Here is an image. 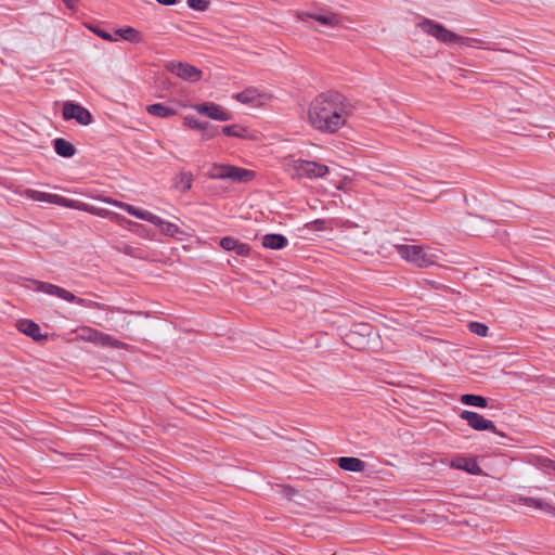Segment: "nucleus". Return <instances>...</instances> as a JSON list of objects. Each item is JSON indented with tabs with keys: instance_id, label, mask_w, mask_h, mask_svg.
<instances>
[{
	"instance_id": "obj_1",
	"label": "nucleus",
	"mask_w": 555,
	"mask_h": 555,
	"mask_svg": "<svg viewBox=\"0 0 555 555\" xmlns=\"http://www.w3.org/2000/svg\"><path fill=\"white\" fill-rule=\"evenodd\" d=\"M354 112V105L343 93L327 91L317 95L308 105L307 121L323 133H336L345 127Z\"/></svg>"
},
{
	"instance_id": "obj_2",
	"label": "nucleus",
	"mask_w": 555,
	"mask_h": 555,
	"mask_svg": "<svg viewBox=\"0 0 555 555\" xmlns=\"http://www.w3.org/2000/svg\"><path fill=\"white\" fill-rule=\"evenodd\" d=\"M418 26L424 33L435 37L436 39L444 43H460L463 46L479 49L488 48L487 42H485L483 40L456 35L455 33L447 29L443 25L438 24L431 20H424L418 24Z\"/></svg>"
},
{
	"instance_id": "obj_3",
	"label": "nucleus",
	"mask_w": 555,
	"mask_h": 555,
	"mask_svg": "<svg viewBox=\"0 0 555 555\" xmlns=\"http://www.w3.org/2000/svg\"><path fill=\"white\" fill-rule=\"evenodd\" d=\"M28 194L34 201L37 202H46L72 209L86 210L98 216H102L104 212V208L102 206H94L90 203L69 199L59 194L46 193L35 190L28 191Z\"/></svg>"
},
{
	"instance_id": "obj_4",
	"label": "nucleus",
	"mask_w": 555,
	"mask_h": 555,
	"mask_svg": "<svg viewBox=\"0 0 555 555\" xmlns=\"http://www.w3.org/2000/svg\"><path fill=\"white\" fill-rule=\"evenodd\" d=\"M395 249L402 259L420 268H426L435 264L438 259L436 254L429 247L398 244L395 245Z\"/></svg>"
},
{
	"instance_id": "obj_5",
	"label": "nucleus",
	"mask_w": 555,
	"mask_h": 555,
	"mask_svg": "<svg viewBox=\"0 0 555 555\" xmlns=\"http://www.w3.org/2000/svg\"><path fill=\"white\" fill-rule=\"evenodd\" d=\"M208 176L211 179L248 182L255 178V172L236 166L215 164Z\"/></svg>"
},
{
	"instance_id": "obj_6",
	"label": "nucleus",
	"mask_w": 555,
	"mask_h": 555,
	"mask_svg": "<svg viewBox=\"0 0 555 555\" xmlns=\"http://www.w3.org/2000/svg\"><path fill=\"white\" fill-rule=\"evenodd\" d=\"M233 99L238 101L242 104H247L250 106H262L271 101L272 95L267 91L260 90L256 87H248L244 89L242 92L233 94Z\"/></svg>"
},
{
	"instance_id": "obj_7",
	"label": "nucleus",
	"mask_w": 555,
	"mask_h": 555,
	"mask_svg": "<svg viewBox=\"0 0 555 555\" xmlns=\"http://www.w3.org/2000/svg\"><path fill=\"white\" fill-rule=\"evenodd\" d=\"M62 117L65 120L74 119L81 126H88L93 120L91 113L86 107L73 101L63 103Z\"/></svg>"
},
{
	"instance_id": "obj_8",
	"label": "nucleus",
	"mask_w": 555,
	"mask_h": 555,
	"mask_svg": "<svg viewBox=\"0 0 555 555\" xmlns=\"http://www.w3.org/2000/svg\"><path fill=\"white\" fill-rule=\"evenodd\" d=\"M294 170L298 177L322 178L328 173V167L312 160L298 159L294 162Z\"/></svg>"
},
{
	"instance_id": "obj_9",
	"label": "nucleus",
	"mask_w": 555,
	"mask_h": 555,
	"mask_svg": "<svg viewBox=\"0 0 555 555\" xmlns=\"http://www.w3.org/2000/svg\"><path fill=\"white\" fill-rule=\"evenodd\" d=\"M125 40L130 43L139 44L144 41L143 35L131 26L115 28L112 33L106 31V41L115 42Z\"/></svg>"
},
{
	"instance_id": "obj_10",
	"label": "nucleus",
	"mask_w": 555,
	"mask_h": 555,
	"mask_svg": "<svg viewBox=\"0 0 555 555\" xmlns=\"http://www.w3.org/2000/svg\"><path fill=\"white\" fill-rule=\"evenodd\" d=\"M460 417L465 420L467 424L475 430H489L494 434H500L492 421L485 418L477 412L464 410L461 412Z\"/></svg>"
},
{
	"instance_id": "obj_11",
	"label": "nucleus",
	"mask_w": 555,
	"mask_h": 555,
	"mask_svg": "<svg viewBox=\"0 0 555 555\" xmlns=\"http://www.w3.org/2000/svg\"><path fill=\"white\" fill-rule=\"evenodd\" d=\"M30 284L33 286H29V287L34 291L41 292V293H44V294H48L51 296H56V297L62 298L69 302L77 300L76 296L73 293H70L57 285L47 283V282L36 281V280H31Z\"/></svg>"
},
{
	"instance_id": "obj_12",
	"label": "nucleus",
	"mask_w": 555,
	"mask_h": 555,
	"mask_svg": "<svg viewBox=\"0 0 555 555\" xmlns=\"http://www.w3.org/2000/svg\"><path fill=\"white\" fill-rule=\"evenodd\" d=\"M166 68L173 75L189 81H197L202 77V72L195 66L183 62H169Z\"/></svg>"
},
{
	"instance_id": "obj_13",
	"label": "nucleus",
	"mask_w": 555,
	"mask_h": 555,
	"mask_svg": "<svg viewBox=\"0 0 555 555\" xmlns=\"http://www.w3.org/2000/svg\"><path fill=\"white\" fill-rule=\"evenodd\" d=\"M194 109L211 119L219 121H229L232 119V114L224 109L222 106L214 102H205L194 105Z\"/></svg>"
},
{
	"instance_id": "obj_14",
	"label": "nucleus",
	"mask_w": 555,
	"mask_h": 555,
	"mask_svg": "<svg viewBox=\"0 0 555 555\" xmlns=\"http://www.w3.org/2000/svg\"><path fill=\"white\" fill-rule=\"evenodd\" d=\"M297 16L301 21H306L307 17L313 18L321 25L332 28L338 27L341 24L339 15L330 11H321L313 13L299 12Z\"/></svg>"
},
{
	"instance_id": "obj_15",
	"label": "nucleus",
	"mask_w": 555,
	"mask_h": 555,
	"mask_svg": "<svg viewBox=\"0 0 555 555\" xmlns=\"http://www.w3.org/2000/svg\"><path fill=\"white\" fill-rule=\"evenodd\" d=\"M16 327L20 332L31 337L36 341H40V340L47 338L46 335L41 334L40 326L31 320H28V319L20 320L16 323Z\"/></svg>"
},
{
	"instance_id": "obj_16",
	"label": "nucleus",
	"mask_w": 555,
	"mask_h": 555,
	"mask_svg": "<svg viewBox=\"0 0 555 555\" xmlns=\"http://www.w3.org/2000/svg\"><path fill=\"white\" fill-rule=\"evenodd\" d=\"M451 467L465 470L473 475L482 474V469L480 468L476 460L472 457L456 456L455 459L452 460Z\"/></svg>"
},
{
	"instance_id": "obj_17",
	"label": "nucleus",
	"mask_w": 555,
	"mask_h": 555,
	"mask_svg": "<svg viewBox=\"0 0 555 555\" xmlns=\"http://www.w3.org/2000/svg\"><path fill=\"white\" fill-rule=\"evenodd\" d=\"M375 333L373 326L369 323H359L353 326L349 334H347L348 344H356L358 336L370 339Z\"/></svg>"
},
{
	"instance_id": "obj_18",
	"label": "nucleus",
	"mask_w": 555,
	"mask_h": 555,
	"mask_svg": "<svg viewBox=\"0 0 555 555\" xmlns=\"http://www.w3.org/2000/svg\"><path fill=\"white\" fill-rule=\"evenodd\" d=\"M287 244L288 240L282 234L270 233L262 236V246L264 248L280 250L286 247Z\"/></svg>"
},
{
	"instance_id": "obj_19",
	"label": "nucleus",
	"mask_w": 555,
	"mask_h": 555,
	"mask_svg": "<svg viewBox=\"0 0 555 555\" xmlns=\"http://www.w3.org/2000/svg\"><path fill=\"white\" fill-rule=\"evenodd\" d=\"M338 466L348 472H363L365 469V462L358 457L341 456L337 460Z\"/></svg>"
},
{
	"instance_id": "obj_20",
	"label": "nucleus",
	"mask_w": 555,
	"mask_h": 555,
	"mask_svg": "<svg viewBox=\"0 0 555 555\" xmlns=\"http://www.w3.org/2000/svg\"><path fill=\"white\" fill-rule=\"evenodd\" d=\"M153 224L158 227L160 233L167 236L177 237L184 234L183 230L180 229L177 224L166 221L160 217H158V221L153 222Z\"/></svg>"
},
{
	"instance_id": "obj_21",
	"label": "nucleus",
	"mask_w": 555,
	"mask_h": 555,
	"mask_svg": "<svg viewBox=\"0 0 555 555\" xmlns=\"http://www.w3.org/2000/svg\"><path fill=\"white\" fill-rule=\"evenodd\" d=\"M122 207L131 216H134L141 220L147 221L152 224H153V222L158 221V216H156L147 210L140 209V208L134 207L129 204H122Z\"/></svg>"
},
{
	"instance_id": "obj_22",
	"label": "nucleus",
	"mask_w": 555,
	"mask_h": 555,
	"mask_svg": "<svg viewBox=\"0 0 555 555\" xmlns=\"http://www.w3.org/2000/svg\"><path fill=\"white\" fill-rule=\"evenodd\" d=\"M54 150L62 157H72L76 153L75 146L65 139L59 138L53 141Z\"/></svg>"
},
{
	"instance_id": "obj_23",
	"label": "nucleus",
	"mask_w": 555,
	"mask_h": 555,
	"mask_svg": "<svg viewBox=\"0 0 555 555\" xmlns=\"http://www.w3.org/2000/svg\"><path fill=\"white\" fill-rule=\"evenodd\" d=\"M146 111L151 115L159 117V118H168L176 114L175 108L167 106L163 103L151 104L146 107Z\"/></svg>"
},
{
	"instance_id": "obj_24",
	"label": "nucleus",
	"mask_w": 555,
	"mask_h": 555,
	"mask_svg": "<svg viewBox=\"0 0 555 555\" xmlns=\"http://www.w3.org/2000/svg\"><path fill=\"white\" fill-rule=\"evenodd\" d=\"M193 184V175L189 171L180 172L175 179V186L182 193H185L191 190Z\"/></svg>"
},
{
	"instance_id": "obj_25",
	"label": "nucleus",
	"mask_w": 555,
	"mask_h": 555,
	"mask_svg": "<svg viewBox=\"0 0 555 555\" xmlns=\"http://www.w3.org/2000/svg\"><path fill=\"white\" fill-rule=\"evenodd\" d=\"M519 501L522 502L528 507H534V508H538V509L543 511L545 513L553 512V506L548 502H546V501H544L542 499H535V498H529V496H520Z\"/></svg>"
},
{
	"instance_id": "obj_26",
	"label": "nucleus",
	"mask_w": 555,
	"mask_h": 555,
	"mask_svg": "<svg viewBox=\"0 0 555 555\" xmlns=\"http://www.w3.org/2000/svg\"><path fill=\"white\" fill-rule=\"evenodd\" d=\"M460 401L465 405L477 406V408H487L488 400L479 395L466 393L461 396Z\"/></svg>"
},
{
	"instance_id": "obj_27",
	"label": "nucleus",
	"mask_w": 555,
	"mask_h": 555,
	"mask_svg": "<svg viewBox=\"0 0 555 555\" xmlns=\"http://www.w3.org/2000/svg\"><path fill=\"white\" fill-rule=\"evenodd\" d=\"M80 337L98 345H104V335L90 327L81 328Z\"/></svg>"
},
{
	"instance_id": "obj_28",
	"label": "nucleus",
	"mask_w": 555,
	"mask_h": 555,
	"mask_svg": "<svg viewBox=\"0 0 555 555\" xmlns=\"http://www.w3.org/2000/svg\"><path fill=\"white\" fill-rule=\"evenodd\" d=\"M246 128L240 125H231L222 128V133L229 137L244 138L246 135Z\"/></svg>"
},
{
	"instance_id": "obj_29",
	"label": "nucleus",
	"mask_w": 555,
	"mask_h": 555,
	"mask_svg": "<svg viewBox=\"0 0 555 555\" xmlns=\"http://www.w3.org/2000/svg\"><path fill=\"white\" fill-rule=\"evenodd\" d=\"M184 121L185 124L192 128V129H196V130H201V131H207L208 128L210 127V124L207 122V121H202V120H198L192 116H188L184 118Z\"/></svg>"
},
{
	"instance_id": "obj_30",
	"label": "nucleus",
	"mask_w": 555,
	"mask_h": 555,
	"mask_svg": "<svg viewBox=\"0 0 555 555\" xmlns=\"http://www.w3.org/2000/svg\"><path fill=\"white\" fill-rule=\"evenodd\" d=\"M468 328L472 333L480 336V337H485L488 335V326L483 323H480V322H470L468 324Z\"/></svg>"
},
{
	"instance_id": "obj_31",
	"label": "nucleus",
	"mask_w": 555,
	"mask_h": 555,
	"mask_svg": "<svg viewBox=\"0 0 555 555\" xmlns=\"http://www.w3.org/2000/svg\"><path fill=\"white\" fill-rule=\"evenodd\" d=\"M186 3L189 8L199 12L206 11L209 7L208 0H188Z\"/></svg>"
},
{
	"instance_id": "obj_32",
	"label": "nucleus",
	"mask_w": 555,
	"mask_h": 555,
	"mask_svg": "<svg viewBox=\"0 0 555 555\" xmlns=\"http://www.w3.org/2000/svg\"><path fill=\"white\" fill-rule=\"evenodd\" d=\"M238 241L232 236L222 237L220 241V246L225 250H234Z\"/></svg>"
},
{
	"instance_id": "obj_33",
	"label": "nucleus",
	"mask_w": 555,
	"mask_h": 555,
	"mask_svg": "<svg viewBox=\"0 0 555 555\" xmlns=\"http://www.w3.org/2000/svg\"><path fill=\"white\" fill-rule=\"evenodd\" d=\"M105 340H106V348L109 347V348H121V349H128L129 346L125 343H121L115 338H113L112 336L109 335H106L105 337Z\"/></svg>"
},
{
	"instance_id": "obj_34",
	"label": "nucleus",
	"mask_w": 555,
	"mask_h": 555,
	"mask_svg": "<svg viewBox=\"0 0 555 555\" xmlns=\"http://www.w3.org/2000/svg\"><path fill=\"white\" fill-rule=\"evenodd\" d=\"M234 251L238 256L246 257V256H249V254H250V247H249V245H247L245 243L238 242L234 248Z\"/></svg>"
},
{
	"instance_id": "obj_35",
	"label": "nucleus",
	"mask_w": 555,
	"mask_h": 555,
	"mask_svg": "<svg viewBox=\"0 0 555 555\" xmlns=\"http://www.w3.org/2000/svg\"><path fill=\"white\" fill-rule=\"evenodd\" d=\"M540 465L542 468L546 470H554L555 472V462L550 459H543L540 461Z\"/></svg>"
},
{
	"instance_id": "obj_36",
	"label": "nucleus",
	"mask_w": 555,
	"mask_h": 555,
	"mask_svg": "<svg viewBox=\"0 0 555 555\" xmlns=\"http://www.w3.org/2000/svg\"><path fill=\"white\" fill-rule=\"evenodd\" d=\"M216 133H217L216 127L210 125V127L208 128L207 131H203V137H204V139H210V138L215 137Z\"/></svg>"
},
{
	"instance_id": "obj_37",
	"label": "nucleus",
	"mask_w": 555,
	"mask_h": 555,
	"mask_svg": "<svg viewBox=\"0 0 555 555\" xmlns=\"http://www.w3.org/2000/svg\"><path fill=\"white\" fill-rule=\"evenodd\" d=\"M69 10H76L78 0H62Z\"/></svg>"
},
{
	"instance_id": "obj_38",
	"label": "nucleus",
	"mask_w": 555,
	"mask_h": 555,
	"mask_svg": "<svg viewBox=\"0 0 555 555\" xmlns=\"http://www.w3.org/2000/svg\"><path fill=\"white\" fill-rule=\"evenodd\" d=\"M90 29L92 31H94L99 37L104 39V28H102L101 26H95V27H90Z\"/></svg>"
},
{
	"instance_id": "obj_39",
	"label": "nucleus",
	"mask_w": 555,
	"mask_h": 555,
	"mask_svg": "<svg viewBox=\"0 0 555 555\" xmlns=\"http://www.w3.org/2000/svg\"><path fill=\"white\" fill-rule=\"evenodd\" d=\"M105 311H106V321H113L115 325H118V321H114V318L113 317H109L107 315L108 312H111L112 314L115 313V311L108 307L105 308Z\"/></svg>"
},
{
	"instance_id": "obj_40",
	"label": "nucleus",
	"mask_w": 555,
	"mask_h": 555,
	"mask_svg": "<svg viewBox=\"0 0 555 555\" xmlns=\"http://www.w3.org/2000/svg\"><path fill=\"white\" fill-rule=\"evenodd\" d=\"M156 1L163 5H173L178 2V0H156Z\"/></svg>"
},
{
	"instance_id": "obj_41",
	"label": "nucleus",
	"mask_w": 555,
	"mask_h": 555,
	"mask_svg": "<svg viewBox=\"0 0 555 555\" xmlns=\"http://www.w3.org/2000/svg\"><path fill=\"white\" fill-rule=\"evenodd\" d=\"M324 223V220L318 219L314 221V224L318 230L322 229V224Z\"/></svg>"
},
{
	"instance_id": "obj_42",
	"label": "nucleus",
	"mask_w": 555,
	"mask_h": 555,
	"mask_svg": "<svg viewBox=\"0 0 555 555\" xmlns=\"http://www.w3.org/2000/svg\"><path fill=\"white\" fill-rule=\"evenodd\" d=\"M105 202H106V204H108V203L116 204V202L111 201L108 197L105 198Z\"/></svg>"
},
{
	"instance_id": "obj_43",
	"label": "nucleus",
	"mask_w": 555,
	"mask_h": 555,
	"mask_svg": "<svg viewBox=\"0 0 555 555\" xmlns=\"http://www.w3.org/2000/svg\"><path fill=\"white\" fill-rule=\"evenodd\" d=\"M117 313H118V317H121V318H122V321H125V320H126V317H124V315H122L121 313H119L118 311H117Z\"/></svg>"
},
{
	"instance_id": "obj_44",
	"label": "nucleus",
	"mask_w": 555,
	"mask_h": 555,
	"mask_svg": "<svg viewBox=\"0 0 555 555\" xmlns=\"http://www.w3.org/2000/svg\"><path fill=\"white\" fill-rule=\"evenodd\" d=\"M551 514H554V515H555V507H553V512H551Z\"/></svg>"
}]
</instances>
